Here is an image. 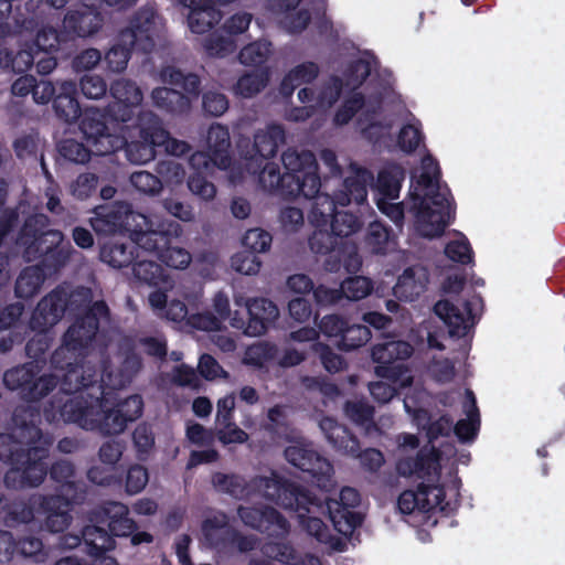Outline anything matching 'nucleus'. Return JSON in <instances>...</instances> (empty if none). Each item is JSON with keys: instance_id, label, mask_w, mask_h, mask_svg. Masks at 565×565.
Returning a JSON list of instances; mask_svg holds the SVG:
<instances>
[{"instance_id": "1", "label": "nucleus", "mask_w": 565, "mask_h": 565, "mask_svg": "<svg viewBox=\"0 0 565 565\" xmlns=\"http://www.w3.org/2000/svg\"><path fill=\"white\" fill-rule=\"evenodd\" d=\"M86 355H67L72 364L63 367L51 365L64 372L60 377V390L67 398L57 396L44 408L46 419H62L75 424L82 429L94 430L93 419L97 415V406L103 399V376L100 370L85 361Z\"/></svg>"}, {"instance_id": "2", "label": "nucleus", "mask_w": 565, "mask_h": 565, "mask_svg": "<svg viewBox=\"0 0 565 565\" xmlns=\"http://www.w3.org/2000/svg\"><path fill=\"white\" fill-rule=\"evenodd\" d=\"M137 126L139 139L127 141L124 136L110 131L105 114L97 108H90L84 113L79 128L99 157L124 149L131 163L143 164L154 159L157 148H161L167 135L160 117L150 110L138 113Z\"/></svg>"}, {"instance_id": "3", "label": "nucleus", "mask_w": 565, "mask_h": 565, "mask_svg": "<svg viewBox=\"0 0 565 565\" xmlns=\"http://www.w3.org/2000/svg\"><path fill=\"white\" fill-rule=\"evenodd\" d=\"M92 290L87 287H77L70 290L65 286V302L67 313L74 316V322L63 335L62 344L52 353L51 362L58 367L67 366V355H87L99 330L102 319H108L109 308L104 300L92 301Z\"/></svg>"}, {"instance_id": "4", "label": "nucleus", "mask_w": 565, "mask_h": 565, "mask_svg": "<svg viewBox=\"0 0 565 565\" xmlns=\"http://www.w3.org/2000/svg\"><path fill=\"white\" fill-rule=\"evenodd\" d=\"M281 161L284 173L275 162H266L259 172L258 183L264 191L284 200H294L300 195L311 199L319 193L321 179L312 151L288 148L282 152Z\"/></svg>"}, {"instance_id": "5", "label": "nucleus", "mask_w": 565, "mask_h": 565, "mask_svg": "<svg viewBox=\"0 0 565 565\" xmlns=\"http://www.w3.org/2000/svg\"><path fill=\"white\" fill-rule=\"evenodd\" d=\"M254 486L262 495L277 505L295 511L300 525L319 543L329 537V527L320 518L328 516L323 500L308 488L273 473L271 477H256Z\"/></svg>"}, {"instance_id": "6", "label": "nucleus", "mask_w": 565, "mask_h": 565, "mask_svg": "<svg viewBox=\"0 0 565 565\" xmlns=\"http://www.w3.org/2000/svg\"><path fill=\"white\" fill-rule=\"evenodd\" d=\"M441 171L436 159L427 156L423 159V170L417 179V185L434 189L428 199L415 191L409 192L417 231L423 237L435 238L444 234L446 227L455 218V201L448 188L443 191L439 185Z\"/></svg>"}, {"instance_id": "7", "label": "nucleus", "mask_w": 565, "mask_h": 565, "mask_svg": "<svg viewBox=\"0 0 565 565\" xmlns=\"http://www.w3.org/2000/svg\"><path fill=\"white\" fill-rule=\"evenodd\" d=\"M51 220L43 213L29 215L17 236V245L23 248V258L44 266L51 274H57L68 263L73 253L60 230L50 228Z\"/></svg>"}, {"instance_id": "8", "label": "nucleus", "mask_w": 565, "mask_h": 565, "mask_svg": "<svg viewBox=\"0 0 565 565\" xmlns=\"http://www.w3.org/2000/svg\"><path fill=\"white\" fill-rule=\"evenodd\" d=\"M49 448L0 434V461L10 466L3 477L6 488L21 490L40 486L47 476Z\"/></svg>"}, {"instance_id": "9", "label": "nucleus", "mask_w": 565, "mask_h": 565, "mask_svg": "<svg viewBox=\"0 0 565 565\" xmlns=\"http://www.w3.org/2000/svg\"><path fill=\"white\" fill-rule=\"evenodd\" d=\"M160 15L156 2L139 8L121 29L116 43L106 52L107 70L120 73L126 70L132 52L151 53L156 46Z\"/></svg>"}, {"instance_id": "10", "label": "nucleus", "mask_w": 565, "mask_h": 565, "mask_svg": "<svg viewBox=\"0 0 565 565\" xmlns=\"http://www.w3.org/2000/svg\"><path fill=\"white\" fill-rule=\"evenodd\" d=\"M236 511L245 526L279 540L267 541L260 546L265 557L286 565H297L300 562V556L292 544L286 541L290 533V523L277 509L258 504L238 505Z\"/></svg>"}, {"instance_id": "11", "label": "nucleus", "mask_w": 565, "mask_h": 565, "mask_svg": "<svg viewBox=\"0 0 565 565\" xmlns=\"http://www.w3.org/2000/svg\"><path fill=\"white\" fill-rule=\"evenodd\" d=\"M160 78L172 87H157L151 93L153 104L171 115H184L191 109L192 99L201 94V78L194 73H184L173 65L163 66Z\"/></svg>"}, {"instance_id": "12", "label": "nucleus", "mask_w": 565, "mask_h": 565, "mask_svg": "<svg viewBox=\"0 0 565 565\" xmlns=\"http://www.w3.org/2000/svg\"><path fill=\"white\" fill-rule=\"evenodd\" d=\"M146 232H136V239L143 250L153 253L164 265L175 269H184L191 263V254L182 247L173 245L183 233L182 226L173 220H162Z\"/></svg>"}, {"instance_id": "13", "label": "nucleus", "mask_w": 565, "mask_h": 565, "mask_svg": "<svg viewBox=\"0 0 565 565\" xmlns=\"http://www.w3.org/2000/svg\"><path fill=\"white\" fill-rule=\"evenodd\" d=\"M93 213L89 224L97 235L103 236L128 234L137 242L136 232H146L152 224L148 216L135 212L131 205L125 202L95 206Z\"/></svg>"}, {"instance_id": "14", "label": "nucleus", "mask_w": 565, "mask_h": 565, "mask_svg": "<svg viewBox=\"0 0 565 565\" xmlns=\"http://www.w3.org/2000/svg\"><path fill=\"white\" fill-rule=\"evenodd\" d=\"M40 369L33 362L7 370L3 384L9 391H17L25 402H39L53 392L60 382L55 374L39 375Z\"/></svg>"}, {"instance_id": "15", "label": "nucleus", "mask_w": 565, "mask_h": 565, "mask_svg": "<svg viewBox=\"0 0 565 565\" xmlns=\"http://www.w3.org/2000/svg\"><path fill=\"white\" fill-rule=\"evenodd\" d=\"M313 200L310 207L308 220L315 227L313 233L308 239L309 247L312 253L328 255L327 258H335V250L340 248V243L344 239L340 238L329 231V217L334 212V202L327 193H318L311 198Z\"/></svg>"}, {"instance_id": "16", "label": "nucleus", "mask_w": 565, "mask_h": 565, "mask_svg": "<svg viewBox=\"0 0 565 565\" xmlns=\"http://www.w3.org/2000/svg\"><path fill=\"white\" fill-rule=\"evenodd\" d=\"M206 151H196L189 158L193 173L212 174L215 169L227 170L233 162L231 136L227 127L213 124L207 130Z\"/></svg>"}, {"instance_id": "17", "label": "nucleus", "mask_w": 565, "mask_h": 565, "mask_svg": "<svg viewBox=\"0 0 565 565\" xmlns=\"http://www.w3.org/2000/svg\"><path fill=\"white\" fill-rule=\"evenodd\" d=\"M279 316L278 307L267 298L248 299L241 312L235 310L231 318V327L242 330L249 337L264 334Z\"/></svg>"}, {"instance_id": "18", "label": "nucleus", "mask_w": 565, "mask_h": 565, "mask_svg": "<svg viewBox=\"0 0 565 565\" xmlns=\"http://www.w3.org/2000/svg\"><path fill=\"white\" fill-rule=\"evenodd\" d=\"M382 335V341L374 344L371 351V358L376 363L374 373L382 379L397 380L402 372V366L397 362L411 358L414 348L394 335Z\"/></svg>"}, {"instance_id": "19", "label": "nucleus", "mask_w": 565, "mask_h": 565, "mask_svg": "<svg viewBox=\"0 0 565 565\" xmlns=\"http://www.w3.org/2000/svg\"><path fill=\"white\" fill-rule=\"evenodd\" d=\"M323 503L328 511V519L340 534L350 535L362 525L363 515L353 510L361 503V494L356 489L343 487L339 499H324Z\"/></svg>"}, {"instance_id": "20", "label": "nucleus", "mask_w": 565, "mask_h": 565, "mask_svg": "<svg viewBox=\"0 0 565 565\" xmlns=\"http://www.w3.org/2000/svg\"><path fill=\"white\" fill-rule=\"evenodd\" d=\"M477 302H481L480 297L465 300L460 306L441 299L434 305V312L447 326L449 335L460 339L466 337L476 323L473 305Z\"/></svg>"}, {"instance_id": "21", "label": "nucleus", "mask_w": 565, "mask_h": 565, "mask_svg": "<svg viewBox=\"0 0 565 565\" xmlns=\"http://www.w3.org/2000/svg\"><path fill=\"white\" fill-rule=\"evenodd\" d=\"M109 92L115 100L107 106L106 111L102 113L117 122L130 121L135 116V109L142 100L141 89L135 82L120 78L110 84Z\"/></svg>"}, {"instance_id": "22", "label": "nucleus", "mask_w": 565, "mask_h": 565, "mask_svg": "<svg viewBox=\"0 0 565 565\" xmlns=\"http://www.w3.org/2000/svg\"><path fill=\"white\" fill-rule=\"evenodd\" d=\"M396 471L403 477H416L427 481H438L440 477V452L435 446H424L415 457L399 458Z\"/></svg>"}, {"instance_id": "23", "label": "nucleus", "mask_w": 565, "mask_h": 565, "mask_svg": "<svg viewBox=\"0 0 565 565\" xmlns=\"http://www.w3.org/2000/svg\"><path fill=\"white\" fill-rule=\"evenodd\" d=\"M65 299V286L58 285L39 301L31 316L30 328L45 332L60 322L67 313Z\"/></svg>"}, {"instance_id": "24", "label": "nucleus", "mask_w": 565, "mask_h": 565, "mask_svg": "<svg viewBox=\"0 0 565 565\" xmlns=\"http://www.w3.org/2000/svg\"><path fill=\"white\" fill-rule=\"evenodd\" d=\"M65 299V286L58 285L39 301L31 316L30 328L45 332L60 322L67 313Z\"/></svg>"}, {"instance_id": "25", "label": "nucleus", "mask_w": 565, "mask_h": 565, "mask_svg": "<svg viewBox=\"0 0 565 565\" xmlns=\"http://www.w3.org/2000/svg\"><path fill=\"white\" fill-rule=\"evenodd\" d=\"M104 24V17L97 8L81 6L77 9H70L65 13L62 28L68 41L77 38L85 39L96 34Z\"/></svg>"}, {"instance_id": "26", "label": "nucleus", "mask_w": 565, "mask_h": 565, "mask_svg": "<svg viewBox=\"0 0 565 565\" xmlns=\"http://www.w3.org/2000/svg\"><path fill=\"white\" fill-rule=\"evenodd\" d=\"M284 454L290 465L309 473L318 481L329 478L333 472V467L328 459L306 446H288Z\"/></svg>"}, {"instance_id": "27", "label": "nucleus", "mask_w": 565, "mask_h": 565, "mask_svg": "<svg viewBox=\"0 0 565 565\" xmlns=\"http://www.w3.org/2000/svg\"><path fill=\"white\" fill-rule=\"evenodd\" d=\"M97 523L106 525L114 536L126 537L136 531V522L129 518V509L117 501L104 502L95 512Z\"/></svg>"}, {"instance_id": "28", "label": "nucleus", "mask_w": 565, "mask_h": 565, "mask_svg": "<svg viewBox=\"0 0 565 565\" xmlns=\"http://www.w3.org/2000/svg\"><path fill=\"white\" fill-rule=\"evenodd\" d=\"M51 479L58 484V493L54 497L67 498L71 501L83 502L86 498L85 483L76 480L75 466L72 461L60 459L47 467Z\"/></svg>"}, {"instance_id": "29", "label": "nucleus", "mask_w": 565, "mask_h": 565, "mask_svg": "<svg viewBox=\"0 0 565 565\" xmlns=\"http://www.w3.org/2000/svg\"><path fill=\"white\" fill-rule=\"evenodd\" d=\"M374 181L373 173L366 168H354L353 174L343 180L342 189L330 196L335 205L347 206L351 202L361 205L367 200V186Z\"/></svg>"}, {"instance_id": "30", "label": "nucleus", "mask_w": 565, "mask_h": 565, "mask_svg": "<svg viewBox=\"0 0 565 565\" xmlns=\"http://www.w3.org/2000/svg\"><path fill=\"white\" fill-rule=\"evenodd\" d=\"M39 420L40 409L36 406L23 404L15 406L12 423L17 438H21L25 444L40 445L43 434L38 425Z\"/></svg>"}, {"instance_id": "31", "label": "nucleus", "mask_w": 565, "mask_h": 565, "mask_svg": "<svg viewBox=\"0 0 565 565\" xmlns=\"http://www.w3.org/2000/svg\"><path fill=\"white\" fill-rule=\"evenodd\" d=\"M320 428L334 450L348 456L359 455L360 440L347 426L331 417H326L320 422Z\"/></svg>"}, {"instance_id": "32", "label": "nucleus", "mask_w": 565, "mask_h": 565, "mask_svg": "<svg viewBox=\"0 0 565 565\" xmlns=\"http://www.w3.org/2000/svg\"><path fill=\"white\" fill-rule=\"evenodd\" d=\"M189 8L188 25L193 33L203 34L212 30L221 20L222 12L206 0H182Z\"/></svg>"}, {"instance_id": "33", "label": "nucleus", "mask_w": 565, "mask_h": 565, "mask_svg": "<svg viewBox=\"0 0 565 565\" xmlns=\"http://www.w3.org/2000/svg\"><path fill=\"white\" fill-rule=\"evenodd\" d=\"M139 248L142 247L132 237L126 242H109L102 246L100 259L114 268L128 267L139 258Z\"/></svg>"}, {"instance_id": "34", "label": "nucleus", "mask_w": 565, "mask_h": 565, "mask_svg": "<svg viewBox=\"0 0 565 565\" xmlns=\"http://www.w3.org/2000/svg\"><path fill=\"white\" fill-rule=\"evenodd\" d=\"M53 109L56 117L67 124L76 121L82 109L77 99V86L72 81L61 83L58 93L53 98Z\"/></svg>"}, {"instance_id": "35", "label": "nucleus", "mask_w": 565, "mask_h": 565, "mask_svg": "<svg viewBox=\"0 0 565 565\" xmlns=\"http://www.w3.org/2000/svg\"><path fill=\"white\" fill-rule=\"evenodd\" d=\"M81 502L71 501L62 497H49L44 499L43 507L47 512L45 527L52 533L64 532L72 522L71 509Z\"/></svg>"}, {"instance_id": "36", "label": "nucleus", "mask_w": 565, "mask_h": 565, "mask_svg": "<svg viewBox=\"0 0 565 565\" xmlns=\"http://www.w3.org/2000/svg\"><path fill=\"white\" fill-rule=\"evenodd\" d=\"M53 275L40 264L25 267L15 280V296L21 299L32 298L40 291L44 280Z\"/></svg>"}, {"instance_id": "37", "label": "nucleus", "mask_w": 565, "mask_h": 565, "mask_svg": "<svg viewBox=\"0 0 565 565\" xmlns=\"http://www.w3.org/2000/svg\"><path fill=\"white\" fill-rule=\"evenodd\" d=\"M344 415L364 430L366 436L380 433L374 420L375 408L364 399H349L343 405Z\"/></svg>"}, {"instance_id": "38", "label": "nucleus", "mask_w": 565, "mask_h": 565, "mask_svg": "<svg viewBox=\"0 0 565 565\" xmlns=\"http://www.w3.org/2000/svg\"><path fill=\"white\" fill-rule=\"evenodd\" d=\"M105 391L103 390V399L97 406V415L93 419V431H98L103 436H115L125 431L127 424L122 414L114 405L106 408Z\"/></svg>"}, {"instance_id": "39", "label": "nucleus", "mask_w": 565, "mask_h": 565, "mask_svg": "<svg viewBox=\"0 0 565 565\" xmlns=\"http://www.w3.org/2000/svg\"><path fill=\"white\" fill-rule=\"evenodd\" d=\"M320 73L317 63L308 61L292 67L281 79L279 93L285 98L292 96L297 87L312 83Z\"/></svg>"}, {"instance_id": "40", "label": "nucleus", "mask_w": 565, "mask_h": 565, "mask_svg": "<svg viewBox=\"0 0 565 565\" xmlns=\"http://www.w3.org/2000/svg\"><path fill=\"white\" fill-rule=\"evenodd\" d=\"M83 543L85 552L94 559L115 548L113 535L99 523L84 526Z\"/></svg>"}, {"instance_id": "41", "label": "nucleus", "mask_w": 565, "mask_h": 565, "mask_svg": "<svg viewBox=\"0 0 565 565\" xmlns=\"http://www.w3.org/2000/svg\"><path fill=\"white\" fill-rule=\"evenodd\" d=\"M286 135L281 125H269L266 130H259L254 135L253 148L262 159H270L276 156L280 145L285 143Z\"/></svg>"}, {"instance_id": "42", "label": "nucleus", "mask_w": 565, "mask_h": 565, "mask_svg": "<svg viewBox=\"0 0 565 565\" xmlns=\"http://www.w3.org/2000/svg\"><path fill=\"white\" fill-rule=\"evenodd\" d=\"M404 178L405 171L398 164H391L380 170L374 184L377 192L376 198L397 199Z\"/></svg>"}, {"instance_id": "43", "label": "nucleus", "mask_w": 565, "mask_h": 565, "mask_svg": "<svg viewBox=\"0 0 565 565\" xmlns=\"http://www.w3.org/2000/svg\"><path fill=\"white\" fill-rule=\"evenodd\" d=\"M335 258H327L324 262L326 270L337 273L341 267L348 273H356L362 266L358 247L354 243L347 239L340 243V248L335 250Z\"/></svg>"}, {"instance_id": "44", "label": "nucleus", "mask_w": 565, "mask_h": 565, "mask_svg": "<svg viewBox=\"0 0 565 565\" xmlns=\"http://www.w3.org/2000/svg\"><path fill=\"white\" fill-rule=\"evenodd\" d=\"M467 418L459 419L454 427L455 435L461 443L473 441L480 427V414L472 391H467Z\"/></svg>"}, {"instance_id": "45", "label": "nucleus", "mask_w": 565, "mask_h": 565, "mask_svg": "<svg viewBox=\"0 0 565 565\" xmlns=\"http://www.w3.org/2000/svg\"><path fill=\"white\" fill-rule=\"evenodd\" d=\"M213 488L235 499H243L249 495L250 490L246 479L236 473L214 472L211 477Z\"/></svg>"}, {"instance_id": "46", "label": "nucleus", "mask_w": 565, "mask_h": 565, "mask_svg": "<svg viewBox=\"0 0 565 565\" xmlns=\"http://www.w3.org/2000/svg\"><path fill=\"white\" fill-rule=\"evenodd\" d=\"M425 278H416V269L407 267L398 277L396 285L393 288L394 295L403 301H414L426 290Z\"/></svg>"}, {"instance_id": "47", "label": "nucleus", "mask_w": 565, "mask_h": 565, "mask_svg": "<svg viewBox=\"0 0 565 565\" xmlns=\"http://www.w3.org/2000/svg\"><path fill=\"white\" fill-rule=\"evenodd\" d=\"M68 42L66 35H64V29L61 31L53 26L41 28L30 43L38 54H53L62 49L64 44Z\"/></svg>"}, {"instance_id": "48", "label": "nucleus", "mask_w": 565, "mask_h": 565, "mask_svg": "<svg viewBox=\"0 0 565 565\" xmlns=\"http://www.w3.org/2000/svg\"><path fill=\"white\" fill-rule=\"evenodd\" d=\"M371 338L372 333L367 326L348 322L341 338L335 343L340 350L349 352L365 345Z\"/></svg>"}, {"instance_id": "49", "label": "nucleus", "mask_w": 565, "mask_h": 565, "mask_svg": "<svg viewBox=\"0 0 565 565\" xmlns=\"http://www.w3.org/2000/svg\"><path fill=\"white\" fill-rule=\"evenodd\" d=\"M329 225L335 235L342 239H348L350 235L356 233L362 227V222L354 213L338 211L335 207L329 217Z\"/></svg>"}, {"instance_id": "50", "label": "nucleus", "mask_w": 565, "mask_h": 565, "mask_svg": "<svg viewBox=\"0 0 565 565\" xmlns=\"http://www.w3.org/2000/svg\"><path fill=\"white\" fill-rule=\"evenodd\" d=\"M84 139H86L84 137ZM86 145L75 140V139H65L58 145L60 154L67 161L84 164L90 160L92 154L99 156L93 145H90L87 140Z\"/></svg>"}, {"instance_id": "51", "label": "nucleus", "mask_w": 565, "mask_h": 565, "mask_svg": "<svg viewBox=\"0 0 565 565\" xmlns=\"http://www.w3.org/2000/svg\"><path fill=\"white\" fill-rule=\"evenodd\" d=\"M132 273L137 280L149 286H159L167 280L164 269L154 260L136 259L132 264Z\"/></svg>"}, {"instance_id": "52", "label": "nucleus", "mask_w": 565, "mask_h": 565, "mask_svg": "<svg viewBox=\"0 0 565 565\" xmlns=\"http://www.w3.org/2000/svg\"><path fill=\"white\" fill-rule=\"evenodd\" d=\"M268 79V72L264 70L246 73L237 79L235 92L244 98H250L266 87Z\"/></svg>"}, {"instance_id": "53", "label": "nucleus", "mask_w": 565, "mask_h": 565, "mask_svg": "<svg viewBox=\"0 0 565 565\" xmlns=\"http://www.w3.org/2000/svg\"><path fill=\"white\" fill-rule=\"evenodd\" d=\"M156 444L152 427L147 423H140L132 431V445L136 457L140 461H146L150 457Z\"/></svg>"}, {"instance_id": "54", "label": "nucleus", "mask_w": 565, "mask_h": 565, "mask_svg": "<svg viewBox=\"0 0 565 565\" xmlns=\"http://www.w3.org/2000/svg\"><path fill=\"white\" fill-rule=\"evenodd\" d=\"M427 491L419 490H405L397 499V509L402 514H412L415 511L429 513V503L427 501Z\"/></svg>"}, {"instance_id": "55", "label": "nucleus", "mask_w": 565, "mask_h": 565, "mask_svg": "<svg viewBox=\"0 0 565 565\" xmlns=\"http://www.w3.org/2000/svg\"><path fill=\"white\" fill-rule=\"evenodd\" d=\"M277 348L268 342H258L247 347L243 362L254 367H263L276 358Z\"/></svg>"}, {"instance_id": "56", "label": "nucleus", "mask_w": 565, "mask_h": 565, "mask_svg": "<svg viewBox=\"0 0 565 565\" xmlns=\"http://www.w3.org/2000/svg\"><path fill=\"white\" fill-rule=\"evenodd\" d=\"M391 230L380 222L369 225L365 234V245L372 254L383 255L387 250Z\"/></svg>"}, {"instance_id": "57", "label": "nucleus", "mask_w": 565, "mask_h": 565, "mask_svg": "<svg viewBox=\"0 0 565 565\" xmlns=\"http://www.w3.org/2000/svg\"><path fill=\"white\" fill-rule=\"evenodd\" d=\"M343 298L358 301L369 296L373 290V282L364 276H353L344 279L340 285Z\"/></svg>"}, {"instance_id": "58", "label": "nucleus", "mask_w": 565, "mask_h": 565, "mask_svg": "<svg viewBox=\"0 0 565 565\" xmlns=\"http://www.w3.org/2000/svg\"><path fill=\"white\" fill-rule=\"evenodd\" d=\"M271 44L256 41L245 45L238 54L239 62L244 65L258 66L267 61Z\"/></svg>"}, {"instance_id": "59", "label": "nucleus", "mask_w": 565, "mask_h": 565, "mask_svg": "<svg viewBox=\"0 0 565 565\" xmlns=\"http://www.w3.org/2000/svg\"><path fill=\"white\" fill-rule=\"evenodd\" d=\"M365 104L364 95L360 92H352L334 114V122L343 126L349 124L352 118L363 108Z\"/></svg>"}, {"instance_id": "60", "label": "nucleus", "mask_w": 565, "mask_h": 565, "mask_svg": "<svg viewBox=\"0 0 565 565\" xmlns=\"http://www.w3.org/2000/svg\"><path fill=\"white\" fill-rule=\"evenodd\" d=\"M419 490L427 491V501L429 503V512L440 511L446 515L450 514L455 509L450 502L446 501V491L444 486L435 483H419Z\"/></svg>"}, {"instance_id": "61", "label": "nucleus", "mask_w": 565, "mask_h": 565, "mask_svg": "<svg viewBox=\"0 0 565 565\" xmlns=\"http://www.w3.org/2000/svg\"><path fill=\"white\" fill-rule=\"evenodd\" d=\"M98 181L99 178L95 173H81L72 182L71 193L77 200H87L96 193Z\"/></svg>"}, {"instance_id": "62", "label": "nucleus", "mask_w": 565, "mask_h": 565, "mask_svg": "<svg viewBox=\"0 0 565 565\" xmlns=\"http://www.w3.org/2000/svg\"><path fill=\"white\" fill-rule=\"evenodd\" d=\"M232 268L243 275H255L262 267V262L253 250H242L234 254L231 258Z\"/></svg>"}, {"instance_id": "63", "label": "nucleus", "mask_w": 565, "mask_h": 565, "mask_svg": "<svg viewBox=\"0 0 565 565\" xmlns=\"http://www.w3.org/2000/svg\"><path fill=\"white\" fill-rule=\"evenodd\" d=\"M156 173L162 180V184H181L185 177L184 168L174 160H161L156 164Z\"/></svg>"}, {"instance_id": "64", "label": "nucleus", "mask_w": 565, "mask_h": 565, "mask_svg": "<svg viewBox=\"0 0 565 565\" xmlns=\"http://www.w3.org/2000/svg\"><path fill=\"white\" fill-rule=\"evenodd\" d=\"M132 186L141 193L156 195L162 190V180L148 171H136L130 175Z\"/></svg>"}]
</instances>
